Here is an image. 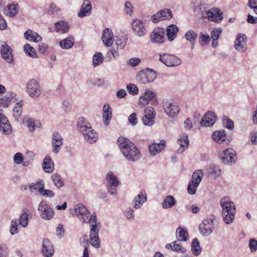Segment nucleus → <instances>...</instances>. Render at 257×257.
<instances>
[{"mask_svg":"<svg viewBox=\"0 0 257 257\" xmlns=\"http://www.w3.org/2000/svg\"><path fill=\"white\" fill-rule=\"evenodd\" d=\"M117 144L120 151L127 160L136 162L141 158L140 151L128 139L122 137H119L117 140Z\"/></svg>","mask_w":257,"mask_h":257,"instance_id":"f257e3e1","label":"nucleus"},{"mask_svg":"<svg viewBox=\"0 0 257 257\" xmlns=\"http://www.w3.org/2000/svg\"><path fill=\"white\" fill-rule=\"evenodd\" d=\"M77 127L88 142L92 144L96 142L97 134L92 128L90 123L86 119L83 117L79 118L77 122Z\"/></svg>","mask_w":257,"mask_h":257,"instance_id":"f03ea898","label":"nucleus"},{"mask_svg":"<svg viewBox=\"0 0 257 257\" xmlns=\"http://www.w3.org/2000/svg\"><path fill=\"white\" fill-rule=\"evenodd\" d=\"M220 205L222 209V216L224 222L227 224L232 223L234 219L236 212L234 203L224 197L221 199Z\"/></svg>","mask_w":257,"mask_h":257,"instance_id":"7ed1b4c3","label":"nucleus"},{"mask_svg":"<svg viewBox=\"0 0 257 257\" xmlns=\"http://www.w3.org/2000/svg\"><path fill=\"white\" fill-rule=\"evenodd\" d=\"M157 77L155 71L147 68L146 70H141L136 76L137 80L140 83L145 84L152 82Z\"/></svg>","mask_w":257,"mask_h":257,"instance_id":"20e7f679","label":"nucleus"},{"mask_svg":"<svg viewBox=\"0 0 257 257\" xmlns=\"http://www.w3.org/2000/svg\"><path fill=\"white\" fill-rule=\"evenodd\" d=\"M28 94L32 98L38 97L41 94L42 90L39 82L35 79H30L26 84Z\"/></svg>","mask_w":257,"mask_h":257,"instance_id":"39448f33","label":"nucleus"},{"mask_svg":"<svg viewBox=\"0 0 257 257\" xmlns=\"http://www.w3.org/2000/svg\"><path fill=\"white\" fill-rule=\"evenodd\" d=\"M219 158L225 164H232L236 162L237 157L236 152L230 148L224 150L218 154Z\"/></svg>","mask_w":257,"mask_h":257,"instance_id":"423d86ee","label":"nucleus"},{"mask_svg":"<svg viewBox=\"0 0 257 257\" xmlns=\"http://www.w3.org/2000/svg\"><path fill=\"white\" fill-rule=\"evenodd\" d=\"M159 56V60L168 67H175L181 64V59L174 55L163 53Z\"/></svg>","mask_w":257,"mask_h":257,"instance_id":"0eeeda50","label":"nucleus"},{"mask_svg":"<svg viewBox=\"0 0 257 257\" xmlns=\"http://www.w3.org/2000/svg\"><path fill=\"white\" fill-rule=\"evenodd\" d=\"M202 17L214 22L221 21L223 19V13L217 8H212L209 10L202 12Z\"/></svg>","mask_w":257,"mask_h":257,"instance_id":"6e6552de","label":"nucleus"},{"mask_svg":"<svg viewBox=\"0 0 257 257\" xmlns=\"http://www.w3.org/2000/svg\"><path fill=\"white\" fill-rule=\"evenodd\" d=\"M151 104L157 103V94L153 91L147 90L140 97L139 103L143 105H145L149 103Z\"/></svg>","mask_w":257,"mask_h":257,"instance_id":"1a4fd4ad","label":"nucleus"},{"mask_svg":"<svg viewBox=\"0 0 257 257\" xmlns=\"http://www.w3.org/2000/svg\"><path fill=\"white\" fill-rule=\"evenodd\" d=\"M1 55L4 60L9 64H14V59L13 54V50L6 43L2 45Z\"/></svg>","mask_w":257,"mask_h":257,"instance_id":"9d476101","label":"nucleus"},{"mask_svg":"<svg viewBox=\"0 0 257 257\" xmlns=\"http://www.w3.org/2000/svg\"><path fill=\"white\" fill-rule=\"evenodd\" d=\"M38 210L41 212V216L45 220H49L54 216V211L46 202L42 201L38 206Z\"/></svg>","mask_w":257,"mask_h":257,"instance_id":"9b49d317","label":"nucleus"},{"mask_svg":"<svg viewBox=\"0 0 257 257\" xmlns=\"http://www.w3.org/2000/svg\"><path fill=\"white\" fill-rule=\"evenodd\" d=\"M165 34L164 29L157 27L153 30L150 37L153 43L160 44L164 42L165 39Z\"/></svg>","mask_w":257,"mask_h":257,"instance_id":"f8f14e48","label":"nucleus"},{"mask_svg":"<svg viewBox=\"0 0 257 257\" xmlns=\"http://www.w3.org/2000/svg\"><path fill=\"white\" fill-rule=\"evenodd\" d=\"M75 211L80 220L83 222H87L90 213L84 205L77 204L75 207Z\"/></svg>","mask_w":257,"mask_h":257,"instance_id":"ddd939ff","label":"nucleus"},{"mask_svg":"<svg viewBox=\"0 0 257 257\" xmlns=\"http://www.w3.org/2000/svg\"><path fill=\"white\" fill-rule=\"evenodd\" d=\"M173 17L171 11L165 9L159 11L157 14L152 17V20L154 23H157L164 20H170Z\"/></svg>","mask_w":257,"mask_h":257,"instance_id":"4468645a","label":"nucleus"},{"mask_svg":"<svg viewBox=\"0 0 257 257\" xmlns=\"http://www.w3.org/2000/svg\"><path fill=\"white\" fill-rule=\"evenodd\" d=\"M213 220L211 218L204 219L203 222L199 225V230L203 236H207L212 232Z\"/></svg>","mask_w":257,"mask_h":257,"instance_id":"2eb2a0df","label":"nucleus"},{"mask_svg":"<svg viewBox=\"0 0 257 257\" xmlns=\"http://www.w3.org/2000/svg\"><path fill=\"white\" fill-rule=\"evenodd\" d=\"M132 29L135 35L138 37H143L146 34V29L143 22L139 20L135 19L132 22Z\"/></svg>","mask_w":257,"mask_h":257,"instance_id":"dca6fc26","label":"nucleus"},{"mask_svg":"<svg viewBox=\"0 0 257 257\" xmlns=\"http://www.w3.org/2000/svg\"><path fill=\"white\" fill-rule=\"evenodd\" d=\"M164 109L165 112L172 118L176 117L180 111L179 106L176 103L168 101L164 104Z\"/></svg>","mask_w":257,"mask_h":257,"instance_id":"f3484780","label":"nucleus"},{"mask_svg":"<svg viewBox=\"0 0 257 257\" xmlns=\"http://www.w3.org/2000/svg\"><path fill=\"white\" fill-rule=\"evenodd\" d=\"M216 121V117L214 112L209 111L205 113L200 121L202 126H209L213 125Z\"/></svg>","mask_w":257,"mask_h":257,"instance_id":"a211bd4d","label":"nucleus"},{"mask_svg":"<svg viewBox=\"0 0 257 257\" xmlns=\"http://www.w3.org/2000/svg\"><path fill=\"white\" fill-rule=\"evenodd\" d=\"M42 253L45 257H51L54 253L53 245L47 238L43 240Z\"/></svg>","mask_w":257,"mask_h":257,"instance_id":"6ab92c4d","label":"nucleus"},{"mask_svg":"<svg viewBox=\"0 0 257 257\" xmlns=\"http://www.w3.org/2000/svg\"><path fill=\"white\" fill-rule=\"evenodd\" d=\"M0 131L6 135L12 132V127L7 117L0 113Z\"/></svg>","mask_w":257,"mask_h":257,"instance_id":"aec40b11","label":"nucleus"},{"mask_svg":"<svg viewBox=\"0 0 257 257\" xmlns=\"http://www.w3.org/2000/svg\"><path fill=\"white\" fill-rule=\"evenodd\" d=\"M91 13V4L89 0H84L78 13V16L80 18H83L89 16Z\"/></svg>","mask_w":257,"mask_h":257,"instance_id":"412c9836","label":"nucleus"},{"mask_svg":"<svg viewBox=\"0 0 257 257\" xmlns=\"http://www.w3.org/2000/svg\"><path fill=\"white\" fill-rule=\"evenodd\" d=\"M166 146L165 140H161L159 143H153L149 145V150L150 153L154 156L161 152Z\"/></svg>","mask_w":257,"mask_h":257,"instance_id":"4be33fe9","label":"nucleus"},{"mask_svg":"<svg viewBox=\"0 0 257 257\" xmlns=\"http://www.w3.org/2000/svg\"><path fill=\"white\" fill-rule=\"evenodd\" d=\"M52 139L53 151L55 153H57L59 151L60 147L63 145V138L59 133L55 132L52 135Z\"/></svg>","mask_w":257,"mask_h":257,"instance_id":"5701e85b","label":"nucleus"},{"mask_svg":"<svg viewBox=\"0 0 257 257\" xmlns=\"http://www.w3.org/2000/svg\"><path fill=\"white\" fill-rule=\"evenodd\" d=\"M113 33L112 31L108 29L105 28L103 30V33L102 36V40L105 46L110 47L113 42Z\"/></svg>","mask_w":257,"mask_h":257,"instance_id":"b1692460","label":"nucleus"},{"mask_svg":"<svg viewBox=\"0 0 257 257\" xmlns=\"http://www.w3.org/2000/svg\"><path fill=\"white\" fill-rule=\"evenodd\" d=\"M246 43V37L243 34L237 35L234 42V48L238 51H242Z\"/></svg>","mask_w":257,"mask_h":257,"instance_id":"393cba45","label":"nucleus"},{"mask_svg":"<svg viewBox=\"0 0 257 257\" xmlns=\"http://www.w3.org/2000/svg\"><path fill=\"white\" fill-rule=\"evenodd\" d=\"M147 198V196L146 191L145 190H142L140 193H139L133 200L134 208L136 209L141 208L143 203L146 201Z\"/></svg>","mask_w":257,"mask_h":257,"instance_id":"a878e982","label":"nucleus"},{"mask_svg":"<svg viewBox=\"0 0 257 257\" xmlns=\"http://www.w3.org/2000/svg\"><path fill=\"white\" fill-rule=\"evenodd\" d=\"M17 94L13 92L8 93L3 97L0 98V106L3 107H8L12 100L13 98H15V100H17L16 98Z\"/></svg>","mask_w":257,"mask_h":257,"instance_id":"bb28decb","label":"nucleus"},{"mask_svg":"<svg viewBox=\"0 0 257 257\" xmlns=\"http://www.w3.org/2000/svg\"><path fill=\"white\" fill-rule=\"evenodd\" d=\"M24 37L26 40L34 42H39L42 40V37L37 33L30 29L25 32Z\"/></svg>","mask_w":257,"mask_h":257,"instance_id":"cd10ccee","label":"nucleus"},{"mask_svg":"<svg viewBox=\"0 0 257 257\" xmlns=\"http://www.w3.org/2000/svg\"><path fill=\"white\" fill-rule=\"evenodd\" d=\"M189 143V139L187 134H184L181 136L180 138L178 139V144L180 146V148L178 150V153L181 154L187 149Z\"/></svg>","mask_w":257,"mask_h":257,"instance_id":"c85d7f7f","label":"nucleus"},{"mask_svg":"<svg viewBox=\"0 0 257 257\" xmlns=\"http://www.w3.org/2000/svg\"><path fill=\"white\" fill-rule=\"evenodd\" d=\"M203 176L204 174L202 170H198L193 173L192 176L191 183L194 187H197L201 182Z\"/></svg>","mask_w":257,"mask_h":257,"instance_id":"c756f323","label":"nucleus"},{"mask_svg":"<svg viewBox=\"0 0 257 257\" xmlns=\"http://www.w3.org/2000/svg\"><path fill=\"white\" fill-rule=\"evenodd\" d=\"M42 166L44 171L48 173H52L54 169V165L50 157L47 156L42 164Z\"/></svg>","mask_w":257,"mask_h":257,"instance_id":"7c9ffc66","label":"nucleus"},{"mask_svg":"<svg viewBox=\"0 0 257 257\" xmlns=\"http://www.w3.org/2000/svg\"><path fill=\"white\" fill-rule=\"evenodd\" d=\"M166 32L168 40L172 41L176 37L178 32V27L175 25H170L167 28Z\"/></svg>","mask_w":257,"mask_h":257,"instance_id":"2f4dec72","label":"nucleus"},{"mask_svg":"<svg viewBox=\"0 0 257 257\" xmlns=\"http://www.w3.org/2000/svg\"><path fill=\"white\" fill-rule=\"evenodd\" d=\"M221 169L214 164L210 165L207 169V173L212 179H216L221 175Z\"/></svg>","mask_w":257,"mask_h":257,"instance_id":"473e14b6","label":"nucleus"},{"mask_svg":"<svg viewBox=\"0 0 257 257\" xmlns=\"http://www.w3.org/2000/svg\"><path fill=\"white\" fill-rule=\"evenodd\" d=\"M111 108L109 104H105L103 107V119L105 125L109 123L108 120L111 118Z\"/></svg>","mask_w":257,"mask_h":257,"instance_id":"72a5a7b5","label":"nucleus"},{"mask_svg":"<svg viewBox=\"0 0 257 257\" xmlns=\"http://www.w3.org/2000/svg\"><path fill=\"white\" fill-rule=\"evenodd\" d=\"M212 138L217 143L221 144L226 140V132L224 130L214 132L212 134Z\"/></svg>","mask_w":257,"mask_h":257,"instance_id":"f704fd0d","label":"nucleus"},{"mask_svg":"<svg viewBox=\"0 0 257 257\" xmlns=\"http://www.w3.org/2000/svg\"><path fill=\"white\" fill-rule=\"evenodd\" d=\"M197 37V33L193 30H190L185 34V38L189 41L191 45V49H193L195 45V41Z\"/></svg>","mask_w":257,"mask_h":257,"instance_id":"c9c22d12","label":"nucleus"},{"mask_svg":"<svg viewBox=\"0 0 257 257\" xmlns=\"http://www.w3.org/2000/svg\"><path fill=\"white\" fill-rule=\"evenodd\" d=\"M176 237L178 241H186L188 240V233L186 230L179 227L176 230Z\"/></svg>","mask_w":257,"mask_h":257,"instance_id":"e433bc0d","label":"nucleus"},{"mask_svg":"<svg viewBox=\"0 0 257 257\" xmlns=\"http://www.w3.org/2000/svg\"><path fill=\"white\" fill-rule=\"evenodd\" d=\"M191 251L194 255H198L202 252V248L200 245V242L197 238L193 239L191 243Z\"/></svg>","mask_w":257,"mask_h":257,"instance_id":"4c0bfd02","label":"nucleus"},{"mask_svg":"<svg viewBox=\"0 0 257 257\" xmlns=\"http://www.w3.org/2000/svg\"><path fill=\"white\" fill-rule=\"evenodd\" d=\"M23 105V101L20 100L15 105L13 109V115L16 120L18 121L22 112V106Z\"/></svg>","mask_w":257,"mask_h":257,"instance_id":"58836bf2","label":"nucleus"},{"mask_svg":"<svg viewBox=\"0 0 257 257\" xmlns=\"http://www.w3.org/2000/svg\"><path fill=\"white\" fill-rule=\"evenodd\" d=\"M176 203V201L174 197L171 195H168L163 202L162 207L164 209L169 208L175 205Z\"/></svg>","mask_w":257,"mask_h":257,"instance_id":"ea45409f","label":"nucleus"},{"mask_svg":"<svg viewBox=\"0 0 257 257\" xmlns=\"http://www.w3.org/2000/svg\"><path fill=\"white\" fill-rule=\"evenodd\" d=\"M106 179L108 183L107 185L117 186L120 183L117 177L113 174L112 172L108 173Z\"/></svg>","mask_w":257,"mask_h":257,"instance_id":"a19ab883","label":"nucleus"},{"mask_svg":"<svg viewBox=\"0 0 257 257\" xmlns=\"http://www.w3.org/2000/svg\"><path fill=\"white\" fill-rule=\"evenodd\" d=\"M55 25L56 32L61 31L62 33H65L68 32L69 30V25L64 21L57 22Z\"/></svg>","mask_w":257,"mask_h":257,"instance_id":"79ce46f5","label":"nucleus"},{"mask_svg":"<svg viewBox=\"0 0 257 257\" xmlns=\"http://www.w3.org/2000/svg\"><path fill=\"white\" fill-rule=\"evenodd\" d=\"M73 38L70 36L67 38L62 40L60 42V46L64 49H68L71 48L74 44Z\"/></svg>","mask_w":257,"mask_h":257,"instance_id":"37998d69","label":"nucleus"},{"mask_svg":"<svg viewBox=\"0 0 257 257\" xmlns=\"http://www.w3.org/2000/svg\"><path fill=\"white\" fill-rule=\"evenodd\" d=\"M28 210L27 208H24L22 210V214H21L20 219L19 223L23 227H25L28 224Z\"/></svg>","mask_w":257,"mask_h":257,"instance_id":"c03bdc74","label":"nucleus"},{"mask_svg":"<svg viewBox=\"0 0 257 257\" xmlns=\"http://www.w3.org/2000/svg\"><path fill=\"white\" fill-rule=\"evenodd\" d=\"M29 188L32 192L37 191L40 193L42 190L44 188V182L43 180H40L36 183L31 184Z\"/></svg>","mask_w":257,"mask_h":257,"instance_id":"a18cd8bd","label":"nucleus"},{"mask_svg":"<svg viewBox=\"0 0 257 257\" xmlns=\"http://www.w3.org/2000/svg\"><path fill=\"white\" fill-rule=\"evenodd\" d=\"M127 38L125 36H118L116 37L115 45L117 46L118 49H123L125 47L126 43Z\"/></svg>","mask_w":257,"mask_h":257,"instance_id":"49530a36","label":"nucleus"},{"mask_svg":"<svg viewBox=\"0 0 257 257\" xmlns=\"http://www.w3.org/2000/svg\"><path fill=\"white\" fill-rule=\"evenodd\" d=\"M25 53L33 58H37V55L35 49L29 44H26L24 46Z\"/></svg>","mask_w":257,"mask_h":257,"instance_id":"de8ad7c7","label":"nucleus"},{"mask_svg":"<svg viewBox=\"0 0 257 257\" xmlns=\"http://www.w3.org/2000/svg\"><path fill=\"white\" fill-rule=\"evenodd\" d=\"M104 58L101 52H97L93 57V65L94 67L100 64L103 61Z\"/></svg>","mask_w":257,"mask_h":257,"instance_id":"09e8293b","label":"nucleus"},{"mask_svg":"<svg viewBox=\"0 0 257 257\" xmlns=\"http://www.w3.org/2000/svg\"><path fill=\"white\" fill-rule=\"evenodd\" d=\"M52 180L55 186L58 188H60L64 185L63 181L61 180L60 176L58 174L53 175L52 176Z\"/></svg>","mask_w":257,"mask_h":257,"instance_id":"8fccbe9b","label":"nucleus"},{"mask_svg":"<svg viewBox=\"0 0 257 257\" xmlns=\"http://www.w3.org/2000/svg\"><path fill=\"white\" fill-rule=\"evenodd\" d=\"M90 240L91 245L96 248H98L100 246V242L99 241L98 234H95V235L90 234Z\"/></svg>","mask_w":257,"mask_h":257,"instance_id":"3c124183","label":"nucleus"},{"mask_svg":"<svg viewBox=\"0 0 257 257\" xmlns=\"http://www.w3.org/2000/svg\"><path fill=\"white\" fill-rule=\"evenodd\" d=\"M142 120L145 125L152 126L154 123V117L145 114L142 117Z\"/></svg>","mask_w":257,"mask_h":257,"instance_id":"603ef678","label":"nucleus"},{"mask_svg":"<svg viewBox=\"0 0 257 257\" xmlns=\"http://www.w3.org/2000/svg\"><path fill=\"white\" fill-rule=\"evenodd\" d=\"M91 228L90 231V234L95 235V234H98L99 231L101 227V224L100 222L91 223L90 224Z\"/></svg>","mask_w":257,"mask_h":257,"instance_id":"864d4df0","label":"nucleus"},{"mask_svg":"<svg viewBox=\"0 0 257 257\" xmlns=\"http://www.w3.org/2000/svg\"><path fill=\"white\" fill-rule=\"evenodd\" d=\"M8 8L10 17H14L18 14L19 11V6L18 4L8 6Z\"/></svg>","mask_w":257,"mask_h":257,"instance_id":"5fc2aeb1","label":"nucleus"},{"mask_svg":"<svg viewBox=\"0 0 257 257\" xmlns=\"http://www.w3.org/2000/svg\"><path fill=\"white\" fill-rule=\"evenodd\" d=\"M126 89L129 93L133 95H136L139 92L138 87L134 84H129L126 86Z\"/></svg>","mask_w":257,"mask_h":257,"instance_id":"6e6d98bb","label":"nucleus"},{"mask_svg":"<svg viewBox=\"0 0 257 257\" xmlns=\"http://www.w3.org/2000/svg\"><path fill=\"white\" fill-rule=\"evenodd\" d=\"M223 123L225 127L229 130H232L234 128V122L230 119L228 118L226 116H224L223 118Z\"/></svg>","mask_w":257,"mask_h":257,"instance_id":"4d7b16f0","label":"nucleus"},{"mask_svg":"<svg viewBox=\"0 0 257 257\" xmlns=\"http://www.w3.org/2000/svg\"><path fill=\"white\" fill-rule=\"evenodd\" d=\"M173 244V249L172 250L184 253L186 251V249L183 247H181V245L178 243H177V241H175L172 242Z\"/></svg>","mask_w":257,"mask_h":257,"instance_id":"13d9d810","label":"nucleus"},{"mask_svg":"<svg viewBox=\"0 0 257 257\" xmlns=\"http://www.w3.org/2000/svg\"><path fill=\"white\" fill-rule=\"evenodd\" d=\"M199 37L201 42L204 43L205 45L208 44L210 40V36L204 32L200 33Z\"/></svg>","mask_w":257,"mask_h":257,"instance_id":"bf43d9fd","label":"nucleus"},{"mask_svg":"<svg viewBox=\"0 0 257 257\" xmlns=\"http://www.w3.org/2000/svg\"><path fill=\"white\" fill-rule=\"evenodd\" d=\"M222 32L221 28L213 29L211 32L212 39H218Z\"/></svg>","mask_w":257,"mask_h":257,"instance_id":"052dcab7","label":"nucleus"},{"mask_svg":"<svg viewBox=\"0 0 257 257\" xmlns=\"http://www.w3.org/2000/svg\"><path fill=\"white\" fill-rule=\"evenodd\" d=\"M40 194L46 197L49 198L53 197L55 195V193L52 190L49 189H45L44 188H43Z\"/></svg>","mask_w":257,"mask_h":257,"instance_id":"680f3d73","label":"nucleus"},{"mask_svg":"<svg viewBox=\"0 0 257 257\" xmlns=\"http://www.w3.org/2000/svg\"><path fill=\"white\" fill-rule=\"evenodd\" d=\"M14 160L16 164H21L23 163L24 158L21 153H17L15 155Z\"/></svg>","mask_w":257,"mask_h":257,"instance_id":"e2e57ef3","label":"nucleus"},{"mask_svg":"<svg viewBox=\"0 0 257 257\" xmlns=\"http://www.w3.org/2000/svg\"><path fill=\"white\" fill-rule=\"evenodd\" d=\"M249 246L251 252L255 251L257 249V241L254 238L250 239Z\"/></svg>","mask_w":257,"mask_h":257,"instance_id":"0e129e2a","label":"nucleus"},{"mask_svg":"<svg viewBox=\"0 0 257 257\" xmlns=\"http://www.w3.org/2000/svg\"><path fill=\"white\" fill-rule=\"evenodd\" d=\"M141 59L139 58H132L127 61V63L131 66L135 67L139 64L141 62Z\"/></svg>","mask_w":257,"mask_h":257,"instance_id":"69168bd1","label":"nucleus"},{"mask_svg":"<svg viewBox=\"0 0 257 257\" xmlns=\"http://www.w3.org/2000/svg\"><path fill=\"white\" fill-rule=\"evenodd\" d=\"M18 222L16 220H13L11 222V233L12 235H14L15 233H17L18 230Z\"/></svg>","mask_w":257,"mask_h":257,"instance_id":"338daca9","label":"nucleus"},{"mask_svg":"<svg viewBox=\"0 0 257 257\" xmlns=\"http://www.w3.org/2000/svg\"><path fill=\"white\" fill-rule=\"evenodd\" d=\"M128 121L132 125H135L138 122V119L136 113H132L128 117Z\"/></svg>","mask_w":257,"mask_h":257,"instance_id":"774afa93","label":"nucleus"}]
</instances>
